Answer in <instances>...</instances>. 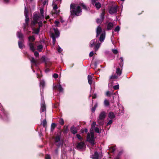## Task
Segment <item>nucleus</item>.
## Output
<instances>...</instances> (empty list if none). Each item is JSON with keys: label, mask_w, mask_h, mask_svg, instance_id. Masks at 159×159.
Instances as JSON below:
<instances>
[{"label": "nucleus", "mask_w": 159, "mask_h": 159, "mask_svg": "<svg viewBox=\"0 0 159 159\" xmlns=\"http://www.w3.org/2000/svg\"><path fill=\"white\" fill-rule=\"evenodd\" d=\"M96 122H93L91 125L92 129H90V134L88 133L87 137V141L89 142L92 145H93L95 143L94 141L95 138L94 137V133L93 131V129L94 128L95 126Z\"/></svg>", "instance_id": "f257e3e1"}, {"label": "nucleus", "mask_w": 159, "mask_h": 159, "mask_svg": "<svg viewBox=\"0 0 159 159\" xmlns=\"http://www.w3.org/2000/svg\"><path fill=\"white\" fill-rule=\"evenodd\" d=\"M96 37H98L100 35L99 40L101 42L104 41L106 35V33L104 30H102L101 27L98 26L96 29Z\"/></svg>", "instance_id": "f03ea898"}, {"label": "nucleus", "mask_w": 159, "mask_h": 159, "mask_svg": "<svg viewBox=\"0 0 159 159\" xmlns=\"http://www.w3.org/2000/svg\"><path fill=\"white\" fill-rule=\"evenodd\" d=\"M70 9L71 13L72 14H75L76 16L80 15L82 11L80 6H77L72 4L70 5Z\"/></svg>", "instance_id": "7ed1b4c3"}, {"label": "nucleus", "mask_w": 159, "mask_h": 159, "mask_svg": "<svg viewBox=\"0 0 159 159\" xmlns=\"http://www.w3.org/2000/svg\"><path fill=\"white\" fill-rule=\"evenodd\" d=\"M101 43L98 42V41L96 39H94L91 40L90 43V47H92L95 45L94 49L96 51L98 50L99 48Z\"/></svg>", "instance_id": "20e7f679"}, {"label": "nucleus", "mask_w": 159, "mask_h": 159, "mask_svg": "<svg viewBox=\"0 0 159 159\" xmlns=\"http://www.w3.org/2000/svg\"><path fill=\"white\" fill-rule=\"evenodd\" d=\"M53 29L54 31V33L52 34V39L53 44H54L56 41V38L59 37L60 33L57 28L55 29V28H54Z\"/></svg>", "instance_id": "39448f33"}, {"label": "nucleus", "mask_w": 159, "mask_h": 159, "mask_svg": "<svg viewBox=\"0 0 159 159\" xmlns=\"http://www.w3.org/2000/svg\"><path fill=\"white\" fill-rule=\"evenodd\" d=\"M116 74L112 75L110 77V80H114L118 78L121 74V71L120 69L118 68L116 69Z\"/></svg>", "instance_id": "423d86ee"}, {"label": "nucleus", "mask_w": 159, "mask_h": 159, "mask_svg": "<svg viewBox=\"0 0 159 159\" xmlns=\"http://www.w3.org/2000/svg\"><path fill=\"white\" fill-rule=\"evenodd\" d=\"M40 16H39L37 13H34L33 14V21L31 22V25H34L37 23L38 21L41 20Z\"/></svg>", "instance_id": "0eeeda50"}, {"label": "nucleus", "mask_w": 159, "mask_h": 159, "mask_svg": "<svg viewBox=\"0 0 159 159\" xmlns=\"http://www.w3.org/2000/svg\"><path fill=\"white\" fill-rule=\"evenodd\" d=\"M24 15L25 17V24L24 25V29H25L26 25H28V22L29 20L28 15V11L26 8L25 7V10L24 11Z\"/></svg>", "instance_id": "6e6552de"}, {"label": "nucleus", "mask_w": 159, "mask_h": 159, "mask_svg": "<svg viewBox=\"0 0 159 159\" xmlns=\"http://www.w3.org/2000/svg\"><path fill=\"white\" fill-rule=\"evenodd\" d=\"M85 144L84 142H80L79 143L77 146V148L79 150H83L85 148Z\"/></svg>", "instance_id": "1a4fd4ad"}, {"label": "nucleus", "mask_w": 159, "mask_h": 159, "mask_svg": "<svg viewBox=\"0 0 159 159\" xmlns=\"http://www.w3.org/2000/svg\"><path fill=\"white\" fill-rule=\"evenodd\" d=\"M117 8L115 7H111L109 10V12L111 14H113L117 12Z\"/></svg>", "instance_id": "9d476101"}, {"label": "nucleus", "mask_w": 159, "mask_h": 159, "mask_svg": "<svg viewBox=\"0 0 159 159\" xmlns=\"http://www.w3.org/2000/svg\"><path fill=\"white\" fill-rule=\"evenodd\" d=\"M46 106L44 100H42L41 103V111L43 112L46 110Z\"/></svg>", "instance_id": "9b49d317"}, {"label": "nucleus", "mask_w": 159, "mask_h": 159, "mask_svg": "<svg viewBox=\"0 0 159 159\" xmlns=\"http://www.w3.org/2000/svg\"><path fill=\"white\" fill-rule=\"evenodd\" d=\"M28 45L30 50L34 52L35 50V44L32 42H29Z\"/></svg>", "instance_id": "f8f14e48"}, {"label": "nucleus", "mask_w": 159, "mask_h": 159, "mask_svg": "<svg viewBox=\"0 0 159 159\" xmlns=\"http://www.w3.org/2000/svg\"><path fill=\"white\" fill-rule=\"evenodd\" d=\"M55 143L57 146L59 147L61 145V143L59 136H57L55 139Z\"/></svg>", "instance_id": "ddd939ff"}, {"label": "nucleus", "mask_w": 159, "mask_h": 159, "mask_svg": "<svg viewBox=\"0 0 159 159\" xmlns=\"http://www.w3.org/2000/svg\"><path fill=\"white\" fill-rule=\"evenodd\" d=\"M106 116V113L105 111H103L101 112L100 113L98 118H100V119L104 120Z\"/></svg>", "instance_id": "4468645a"}, {"label": "nucleus", "mask_w": 159, "mask_h": 159, "mask_svg": "<svg viewBox=\"0 0 159 159\" xmlns=\"http://www.w3.org/2000/svg\"><path fill=\"white\" fill-rule=\"evenodd\" d=\"M53 12L54 14H57L59 13V11H57V9L58 8L57 5L56 4H54L53 6Z\"/></svg>", "instance_id": "2eb2a0df"}, {"label": "nucleus", "mask_w": 159, "mask_h": 159, "mask_svg": "<svg viewBox=\"0 0 159 159\" xmlns=\"http://www.w3.org/2000/svg\"><path fill=\"white\" fill-rule=\"evenodd\" d=\"M108 117L111 119H113L115 117V115L113 112H110L108 114Z\"/></svg>", "instance_id": "dca6fc26"}, {"label": "nucleus", "mask_w": 159, "mask_h": 159, "mask_svg": "<svg viewBox=\"0 0 159 159\" xmlns=\"http://www.w3.org/2000/svg\"><path fill=\"white\" fill-rule=\"evenodd\" d=\"M40 17L41 19H43L44 17V11L43 8H41L40 10Z\"/></svg>", "instance_id": "f3484780"}, {"label": "nucleus", "mask_w": 159, "mask_h": 159, "mask_svg": "<svg viewBox=\"0 0 159 159\" xmlns=\"http://www.w3.org/2000/svg\"><path fill=\"white\" fill-rule=\"evenodd\" d=\"M97 122L100 125H103L104 123V120L100 119L98 118L97 119Z\"/></svg>", "instance_id": "a211bd4d"}, {"label": "nucleus", "mask_w": 159, "mask_h": 159, "mask_svg": "<svg viewBox=\"0 0 159 159\" xmlns=\"http://www.w3.org/2000/svg\"><path fill=\"white\" fill-rule=\"evenodd\" d=\"M99 156L98 153L96 152L92 156V159H98Z\"/></svg>", "instance_id": "6ab92c4d"}, {"label": "nucleus", "mask_w": 159, "mask_h": 159, "mask_svg": "<svg viewBox=\"0 0 159 159\" xmlns=\"http://www.w3.org/2000/svg\"><path fill=\"white\" fill-rule=\"evenodd\" d=\"M88 80L89 84L91 85L92 83V76L89 75L88 76Z\"/></svg>", "instance_id": "aec40b11"}, {"label": "nucleus", "mask_w": 159, "mask_h": 159, "mask_svg": "<svg viewBox=\"0 0 159 159\" xmlns=\"http://www.w3.org/2000/svg\"><path fill=\"white\" fill-rule=\"evenodd\" d=\"M70 131L71 132L74 134H76L77 132L76 128L74 127H71V128Z\"/></svg>", "instance_id": "412c9836"}, {"label": "nucleus", "mask_w": 159, "mask_h": 159, "mask_svg": "<svg viewBox=\"0 0 159 159\" xmlns=\"http://www.w3.org/2000/svg\"><path fill=\"white\" fill-rule=\"evenodd\" d=\"M29 39V42H34L35 40V38H34V36H29L28 38Z\"/></svg>", "instance_id": "4be33fe9"}, {"label": "nucleus", "mask_w": 159, "mask_h": 159, "mask_svg": "<svg viewBox=\"0 0 159 159\" xmlns=\"http://www.w3.org/2000/svg\"><path fill=\"white\" fill-rule=\"evenodd\" d=\"M30 61L32 64L34 65L35 66H36V61L34 59V58L33 57H32L30 59Z\"/></svg>", "instance_id": "5701e85b"}, {"label": "nucleus", "mask_w": 159, "mask_h": 159, "mask_svg": "<svg viewBox=\"0 0 159 159\" xmlns=\"http://www.w3.org/2000/svg\"><path fill=\"white\" fill-rule=\"evenodd\" d=\"M17 36L19 39H22L23 38V35L20 32H18L17 33Z\"/></svg>", "instance_id": "b1692460"}, {"label": "nucleus", "mask_w": 159, "mask_h": 159, "mask_svg": "<svg viewBox=\"0 0 159 159\" xmlns=\"http://www.w3.org/2000/svg\"><path fill=\"white\" fill-rule=\"evenodd\" d=\"M113 27V24L111 23H108L107 27V29L108 30H111Z\"/></svg>", "instance_id": "393cba45"}, {"label": "nucleus", "mask_w": 159, "mask_h": 159, "mask_svg": "<svg viewBox=\"0 0 159 159\" xmlns=\"http://www.w3.org/2000/svg\"><path fill=\"white\" fill-rule=\"evenodd\" d=\"M43 47L42 45H39L37 46V49L39 52L42 51Z\"/></svg>", "instance_id": "a878e982"}, {"label": "nucleus", "mask_w": 159, "mask_h": 159, "mask_svg": "<svg viewBox=\"0 0 159 159\" xmlns=\"http://www.w3.org/2000/svg\"><path fill=\"white\" fill-rule=\"evenodd\" d=\"M18 45L20 48L21 49L23 48L24 45L22 41H18Z\"/></svg>", "instance_id": "bb28decb"}, {"label": "nucleus", "mask_w": 159, "mask_h": 159, "mask_svg": "<svg viewBox=\"0 0 159 159\" xmlns=\"http://www.w3.org/2000/svg\"><path fill=\"white\" fill-rule=\"evenodd\" d=\"M80 5L81 6H82L83 7V8L86 11H88L89 8H87L86 7V6L83 3L80 2Z\"/></svg>", "instance_id": "cd10ccee"}, {"label": "nucleus", "mask_w": 159, "mask_h": 159, "mask_svg": "<svg viewBox=\"0 0 159 159\" xmlns=\"http://www.w3.org/2000/svg\"><path fill=\"white\" fill-rule=\"evenodd\" d=\"M57 87L59 91L60 92H62L63 91V89L61 85L60 84L57 85Z\"/></svg>", "instance_id": "c85d7f7f"}, {"label": "nucleus", "mask_w": 159, "mask_h": 159, "mask_svg": "<svg viewBox=\"0 0 159 159\" xmlns=\"http://www.w3.org/2000/svg\"><path fill=\"white\" fill-rule=\"evenodd\" d=\"M101 4L99 2L96 3L95 4V6L96 7L97 9L100 8V7H101Z\"/></svg>", "instance_id": "c756f323"}, {"label": "nucleus", "mask_w": 159, "mask_h": 159, "mask_svg": "<svg viewBox=\"0 0 159 159\" xmlns=\"http://www.w3.org/2000/svg\"><path fill=\"white\" fill-rule=\"evenodd\" d=\"M45 85V82L44 81H41L40 82V87L43 88L44 86Z\"/></svg>", "instance_id": "7c9ffc66"}, {"label": "nucleus", "mask_w": 159, "mask_h": 159, "mask_svg": "<svg viewBox=\"0 0 159 159\" xmlns=\"http://www.w3.org/2000/svg\"><path fill=\"white\" fill-rule=\"evenodd\" d=\"M105 14V13L104 11H102V13L101 14L100 16V18L102 20L104 19V15Z\"/></svg>", "instance_id": "2f4dec72"}, {"label": "nucleus", "mask_w": 159, "mask_h": 159, "mask_svg": "<svg viewBox=\"0 0 159 159\" xmlns=\"http://www.w3.org/2000/svg\"><path fill=\"white\" fill-rule=\"evenodd\" d=\"M120 59L121 60V61L119 63V65L120 66L122 67L123 64V59L122 57H120Z\"/></svg>", "instance_id": "473e14b6"}, {"label": "nucleus", "mask_w": 159, "mask_h": 159, "mask_svg": "<svg viewBox=\"0 0 159 159\" xmlns=\"http://www.w3.org/2000/svg\"><path fill=\"white\" fill-rule=\"evenodd\" d=\"M34 33L35 34H38L39 32V29H33Z\"/></svg>", "instance_id": "72a5a7b5"}, {"label": "nucleus", "mask_w": 159, "mask_h": 159, "mask_svg": "<svg viewBox=\"0 0 159 159\" xmlns=\"http://www.w3.org/2000/svg\"><path fill=\"white\" fill-rule=\"evenodd\" d=\"M104 104L105 106H107L109 105V102L108 101L107 99H105L104 100Z\"/></svg>", "instance_id": "f704fd0d"}, {"label": "nucleus", "mask_w": 159, "mask_h": 159, "mask_svg": "<svg viewBox=\"0 0 159 159\" xmlns=\"http://www.w3.org/2000/svg\"><path fill=\"white\" fill-rule=\"evenodd\" d=\"M55 124L54 123H52L51 126V129L52 131H53L55 127Z\"/></svg>", "instance_id": "c9c22d12"}, {"label": "nucleus", "mask_w": 159, "mask_h": 159, "mask_svg": "<svg viewBox=\"0 0 159 159\" xmlns=\"http://www.w3.org/2000/svg\"><path fill=\"white\" fill-rule=\"evenodd\" d=\"M42 123L43 126L44 127H45L47 124V121L46 119H44L43 120Z\"/></svg>", "instance_id": "e433bc0d"}, {"label": "nucleus", "mask_w": 159, "mask_h": 159, "mask_svg": "<svg viewBox=\"0 0 159 159\" xmlns=\"http://www.w3.org/2000/svg\"><path fill=\"white\" fill-rule=\"evenodd\" d=\"M54 24H55V26L56 27H59V22L58 21H55L54 22Z\"/></svg>", "instance_id": "4c0bfd02"}, {"label": "nucleus", "mask_w": 159, "mask_h": 159, "mask_svg": "<svg viewBox=\"0 0 159 159\" xmlns=\"http://www.w3.org/2000/svg\"><path fill=\"white\" fill-rule=\"evenodd\" d=\"M120 30V27L119 26H117L115 29V32H118Z\"/></svg>", "instance_id": "58836bf2"}, {"label": "nucleus", "mask_w": 159, "mask_h": 159, "mask_svg": "<svg viewBox=\"0 0 159 159\" xmlns=\"http://www.w3.org/2000/svg\"><path fill=\"white\" fill-rule=\"evenodd\" d=\"M102 20H103L101 19H97L96 20V22L97 23L99 24L101 23Z\"/></svg>", "instance_id": "ea45409f"}, {"label": "nucleus", "mask_w": 159, "mask_h": 159, "mask_svg": "<svg viewBox=\"0 0 159 159\" xmlns=\"http://www.w3.org/2000/svg\"><path fill=\"white\" fill-rule=\"evenodd\" d=\"M59 123L61 125H63L64 124V120L63 119L61 118L60 119Z\"/></svg>", "instance_id": "a19ab883"}, {"label": "nucleus", "mask_w": 159, "mask_h": 159, "mask_svg": "<svg viewBox=\"0 0 159 159\" xmlns=\"http://www.w3.org/2000/svg\"><path fill=\"white\" fill-rule=\"evenodd\" d=\"M119 85L118 84L114 86L113 88L114 89L116 90L118 89H119Z\"/></svg>", "instance_id": "79ce46f5"}, {"label": "nucleus", "mask_w": 159, "mask_h": 159, "mask_svg": "<svg viewBox=\"0 0 159 159\" xmlns=\"http://www.w3.org/2000/svg\"><path fill=\"white\" fill-rule=\"evenodd\" d=\"M76 136H77V138L79 139H80V140H82L83 139L80 136V135H79V134H77L76 135Z\"/></svg>", "instance_id": "37998d69"}, {"label": "nucleus", "mask_w": 159, "mask_h": 159, "mask_svg": "<svg viewBox=\"0 0 159 159\" xmlns=\"http://www.w3.org/2000/svg\"><path fill=\"white\" fill-rule=\"evenodd\" d=\"M95 130L96 132L97 133H99L100 132V129H99L97 127H96L95 129Z\"/></svg>", "instance_id": "c03bdc74"}, {"label": "nucleus", "mask_w": 159, "mask_h": 159, "mask_svg": "<svg viewBox=\"0 0 159 159\" xmlns=\"http://www.w3.org/2000/svg\"><path fill=\"white\" fill-rule=\"evenodd\" d=\"M112 51L115 54H116L118 53V51L116 49H112Z\"/></svg>", "instance_id": "a18cd8bd"}, {"label": "nucleus", "mask_w": 159, "mask_h": 159, "mask_svg": "<svg viewBox=\"0 0 159 159\" xmlns=\"http://www.w3.org/2000/svg\"><path fill=\"white\" fill-rule=\"evenodd\" d=\"M113 121L112 120H110L107 123V126H108L109 125H110L112 123Z\"/></svg>", "instance_id": "49530a36"}, {"label": "nucleus", "mask_w": 159, "mask_h": 159, "mask_svg": "<svg viewBox=\"0 0 159 159\" xmlns=\"http://www.w3.org/2000/svg\"><path fill=\"white\" fill-rule=\"evenodd\" d=\"M34 55L36 57H38L39 56V53L35 51L34 52Z\"/></svg>", "instance_id": "de8ad7c7"}, {"label": "nucleus", "mask_w": 159, "mask_h": 159, "mask_svg": "<svg viewBox=\"0 0 159 159\" xmlns=\"http://www.w3.org/2000/svg\"><path fill=\"white\" fill-rule=\"evenodd\" d=\"M113 86L112 82H111V80L110 81L109 83L108 84V86L110 87H111Z\"/></svg>", "instance_id": "09e8293b"}, {"label": "nucleus", "mask_w": 159, "mask_h": 159, "mask_svg": "<svg viewBox=\"0 0 159 159\" xmlns=\"http://www.w3.org/2000/svg\"><path fill=\"white\" fill-rule=\"evenodd\" d=\"M58 75L57 74H54L53 75V77L54 78L56 79L58 77Z\"/></svg>", "instance_id": "8fccbe9b"}, {"label": "nucleus", "mask_w": 159, "mask_h": 159, "mask_svg": "<svg viewBox=\"0 0 159 159\" xmlns=\"http://www.w3.org/2000/svg\"><path fill=\"white\" fill-rule=\"evenodd\" d=\"M45 159H51L49 155H47L45 156Z\"/></svg>", "instance_id": "3c124183"}, {"label": "nucleus", "mask_w": 159, "mask_h": 159, "mask_svg": "<svg viewBox=\"0 0 159 159\" xmlns=\"http://www.w3.org/2000/svg\"><path fill=\"white\" fill-rule=\"evenodd\" d=\"M57 50L59 52H61L62 51V49L60 47H58Z\"/></svg>", "instance_id": "603ef678"}, {"label": "nucleus", "mask_w": 159, "mask_h": 159, "mask_svg": "<svg viewBox=\"0 0 159 159\" xmlns=\"http://www.w3.org/2000/svg\"><path fill=\"white\" fill-rule=\"evenodd\" d=\"M98 0H91V3L92 4H94Z\"/></svg>", "instance_id": "864d4df0"}, {"label": "nucleus", "mask_w": 159, "mask_h": 159, "mask_svg": "<svg viewBox=\"0 0 159 159\" xmlns=\"http://www.w3.org/2000/svg\"><path fill=\"white\" fill-rule=\"evenodd\" d=\"M94 53L93 51L91 52L89 54V56L90 57H92L93 56V55Z\"/></svg>", "instance_id": "5fc2aeb1"}, {"label": "nucleus", "mask_w": 159, "mask_h": 159, "mask_svg": "<svg viewBox=\"0 0 159 159\" xmlns=\"http://www.w3.org/2000/svg\"><path fill=\"white\" fill-rule=\"evenodd\" d=\"M60 21L61 23H63V22H64V20L61 17L60 18Z\"/></svg>", "instance_id": "6e6d98bb"}, {"label": "nucleus", "mask_w": 159, "mask_h": 159, "mask_svg": "<svg viewBox=\"0 0 159 159\" xmlns=\"http://www.w3.org/2000/svg\"><path fill=\"white\" fill-rule=\"evenodd\" d=\"M110 150L111 152H114L115 151V148H111L110 149Z\"/></svg>", "instance_id": "4d7b16f0"}, {"label": "nucleus", "mask_w": 159, "mask_h": 159, "mask_svg": "<svg viewBox=\"0 0 159 159\" xmlns=\"http://www.w3.org/2000/svg\"><path fill=\"white\" fill-rule=\"evenodd\" d=\"M111 94V93L108 91H107L106 93V95L107 96H110Z\"/></svg>", "instance_id": "13d9d810"}, {"label": "nucleus", "mask_w": 159, "mask_h": 159, "mask_svg": "<svg viewBox=\"0 0 159 159\" xmlns=\"http://www.w3.org/2000/svg\"><path fill=\"white\" fill-rule=\"evenodd\" d=\"M95 109H96L95 107H92L91 109L92 111L93 112H94L95 111Z\"/></svg>", "instance_id": "bf43d9fd"}, {"label": "nucleus", "mask_w": 159, "mask_h": 159, "mask_svg": "<svg viewBox=\"0 0 159 159\" xmlns=\"http://www.w3.org/2000/svg\"><path fill=\"white\" fill-rule=\"evenodd\" d=\"M96 95H94L93 96V98H96Z\"/></svg>", "instance_id": "052dcab7"}, {"label": "nucleus", "mask_w": 159, "mask_h": 159, "mask_svg": "<svg viewBox=\"0 0 159 159\" xmlns=\"http://www.w3.org/2000/svg\"><path fill=\"white\" fill-rule=\"evenodd\" d=\"M97 106H98V104H97V103H96V104L94 106V107H95V108H96V107H97Z\"/></svg>", "instance_id": "680f3d73"}, {"label": "nucleus", "mask_w": 159, "mask_h": 159, "mask_svg": "<svg viewBox=\"0 0 159 159\" xmlns=\"http://www.w3.org/2000/svg\"><path fill=\"white\" fill-rule=\"evenodd\" d=\"M84 131L86 133L87 132H88V129H84Z\"/></svg>", "instance_id": "e2e57ef3"}, {"label": "nucleus", "mask_w": 159, "mask_h": 159, "mask_svg": "<svg viewBox=\"0 0 159 159\" xmlns=\"http://www.w3.org/2000/svg\"><path fill=\"white\" fill-rule=\"evenodd\" d=\"M4 1L6 3H7L8 2V0H4Z\"/></svg>", "instance_id": "0e129e2a"}, {"label": "nucleus", "mask_w": 159, "mask_h": 159, "mask_svg": "<svg viewBox=\"0 0 159 159\" xmlns=\"http://www.w3.org/2000/svg\"><path fill=\"white\" fill-rule=\"evenodd\" d=\"M115 159H119V157H117L116 158H115Z\"/></svg>", "instance_id": "69168bd1"}, {"label": "nucleus", "mask_w": 159, "mask_h": 159, "mask_svg": "<svg viewBox=\"0 0 159 159\" xmlns=\"http://www.w3.org/2000/svg\"><path fill=\"white\" fill-rule=\"evenodd\" d=\"M46 3V2H44V3H43V5H45Z\"/></svg>", "instance_id": "338daca9"}, {"label": "nucleus", "mask_w": 159, "mask_h": 159, "mask_svg": "<svg viewBox=\"0 0 159 159\" xmlns=\"http://www.w3.org/2000/svg\"><path fill=\"white\" fill-rule=\"evenodd\" d=\"M39 24H42V22H39Z\"/></svg>", "instance_id": "774afa93"}]
</instances>
